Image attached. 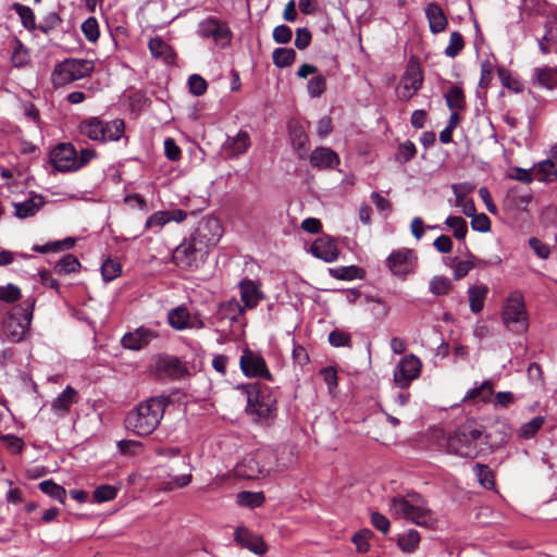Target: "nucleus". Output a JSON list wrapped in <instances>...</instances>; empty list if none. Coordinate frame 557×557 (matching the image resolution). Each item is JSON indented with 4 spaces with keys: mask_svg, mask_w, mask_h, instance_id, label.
Segmentation results:
<instances>
[{
    "mask_svg": "<svg viewBox=\"0 0 557 557\" xmlns=\"http://www.w3.org/2000/svg\"><path fill=\"white\" fill-rule=\"evenodd\" d=\"M158 368L165 375L173 379L182 377L186 370L183 363L176 357H164L159 360Z\"/></svg>",
    "mask_w": 557,
    "mask_h": 557,
    "instance_id": "2f4dec72",
    "label": "nucleus"
},
{
    "mask_svg": "<svg viewBox=\"0 0 557 557\" xmlns=\"http://www.w3.org/2000/svg\"><path fill=\"white\" fill-rule=\"evenodd\" d=\"M180 463L184 467V469L187 471L186 473L180 474V475H170L171 481L165 484L166 491H172L174 488H181L187 486L191 482V465L189 456L184 455L181 457Z\"/></svg>",
    "mask_w": 557,
    "mask_h": 557,
    "instance_id": "c756f323",
    "label": "nucleus"
},
{
    "mask_svg": "<svg viewBox=\"0 0 557 557\" xmlns=\"http://www.w3.org/2000/svg\"><path fill=\"white\" fill-rule=\"evenodd\" d=\"M372 536L373 533L369 529H362L354 535L352 542L359 553H367L370 549V539Z\"/></svg>",
    "mask_w": 557,
    "mask_h": 557,
    "instance_id": "864d4df0",
    "label": "nucleus"
},
{
    "mask_svg": "<svg viewBox=\"0 0 557 557\" xmlns=\"http://www.w3.org/2000/svg\"><path fill=\"white\" fill-rule=\"evenodd\" d=\"M246 393V410L255 420L263 421L275 416L276 398L267 386L252 384L247 386Z\"/></svg>",
    "mask_w": 557,
    "mask_h": 557,
    "instance_id": "0eeeda50",
    "label": "nucleus"
},
{
    "mask_svg": "<svg viewBox=\"0 0 557 557\" xmlns=\"http://www.w3.org/2000/svg\"><path fill=\"white\" fill-rule=\"evenodd\" d=\"M420 543V535L416 530H409L398 539V546L403 552L412 553Z\"/></svg>",
    "mask_w": 557,
    "mask_h": 557,
    "instance_id": "a18cd8bd",
    "label": "nucleus"
},
{
    "mask_svg": "<svg viewBox=\"0 0 557 557\" xmlns=\"http://www.w3.org/2000/svg\"><path fill=\"white\" fill-rule=\"evenodd\" d=\"M544 417L537 416L531 419L529 422L524 423L520 430L519 435L525 440L532 438L537 431L542 428L544 424Z\"/></svg>",
    "mask_w": 557,
    "mask_h": 557,
    "instance_id": "09e8293b",
    "label": "nucleus"
},
{
    "mask_svg": "<svg viewBox=\"0 0 557 557\" xmlns=\"http://www.w3.org/2000/svg\"><path fill=\"white\" fill-rule=\"evenodd\" d=\"M148 48L153 58L161 59L166 64H172L175 60L173 49L160 37L151 38L148 42Z\"/></svg>",
    "mask_w": 557,
    "mask_h": 557,
    "instance_id": "bb28decb",
    "label": "nucleus"
},
{
    "mask_svg": "<svg viewBox=\"0 0 557 557\" xmlns=\"http://www.w3.org/2000/svg\"><path fill=\"white\" fill-rule=\"evenodd\" d=\"M425 15L429 21L430 30L433 34H438L445 30L448 23L447 17L437 3H429L425 8Z\"/></svg>",
    "mask_w": 557,
    "mask_h": 557,
    "instance_id": "a878e982",
    "label": "nucleus"
},
{
    "mask_svg": "<svg viewBox=\"0 0 557 557\" xmlns=\"http://www.w3.org/2000/svg\"><path fill=\"white\" fill-rule=\"evenodd\" d=\"M81 135L98 143L117 141L125 132L123 120L103 121L99 117H88L78 125Z\"/></svg>",
    "mask_w": 557,
    "mask_h": 557,
    "instance_id": "39448f33",
    "label": "nucleus"
},
{
    "mask_svg": "<svg viewBox=\"0 0 557 557\" xmlns=\"http://www.w3.org/2000/svg\"><path fill=\"white\" fill-rule=\"evenodd\" d=\"M529 245H530V247L532 248V250L535 252V255L539 258H541V259H547L548 258V256L550 253V249L542 240H540L536 237H531L529 239Z\"/></svg>",
    "mask_w": 557,
    "mask_h": 557,
    "instance_id": "338daca9",
    "label": "nucleus"
},
{
    "mask_svg": "<svg viewBox=\"0 0 557 557\" xmlns=\"http://www.w3.org/2000/svg\"><path fill=\"white\" fill-rule=\"evenodd\" d=\"M307 87H308V92H309L310 97L315 98V97L321 96L324 92L325 87H326V81H325L324 76L317 75V76H313L311 79H309Z\"/></svg>",
    "mask_w": 557,
    "mask_h": 557,
    "instance_id": "13d9d810",
    "label": "nucleus"
},
{
    "mask_svg": "<svg viewBox=\"0 0 557 557\" xmlns=\"http://www.w3.org/2000/svg\"><path fill=\"white\" fill-rule=\"evenodd\" d=\"M82 32L88 41H97V39L99 38V25L97 20L95 17H88L82 24Z\"/></svg>",
    "mask_w": 557,
    "mask_h": 557,
    "instance_id": "5fc2aeb1",
    "label": "nucleus"
},
{
    "mask_svg": "<svg viewBox=\"0 0 557 557\" xmlns=\"http://www.w3.org/2000/svg\"><path fill=\"white\" fill-rule=\"evenodd\" d=\"M422 362L413 354L406 355L400 358L393 370V379L395 384L401 388H408L410 384L420 376Z\"/></svg>",
    "mask_w": 557,
    "mask_h": 557,
    "instance_id": "f8f14e48",
    "label": "nucleus"
},
{
    "mask_svg": "<svg viewBox=\"0 0 557 557\" xmlns=\"http://www.w3.org/2000/svg\"><path fill=\"white\" fill-rule=\"evenodd\" d=\"M451 288V281L445 276H434L429 284V290L435 296L446 295Z\"/></svg>",
    "mask_w": 557,
    "mask_h": 557,
    "instance_id": "49530a36",
    "label": "nucleus"
},
{
    "mask_svg": "<svg viewBox=\"0 0 557 557\" xmlns=\"http://www.w3.org/2000/svg\"><path fill=\"white\" fill-rule=\"evenodd\" d=\"M453 271H454V277L456 280H460L465 277L471 269L474 267L473 261L471 260H457L454 259L450 264Z\"/></svg>",
    "mask_w": 557,
    "mask_h": 557,
    "instance_id": "4d7b16f0",
    "label": "nucleus"
},
{
    "mask_svg": "<svg viewBox=\"0 0 557 557\" xmlns=\"http://www.w3.org/2000/svg\"><path fill=\"white\" fill-rule=\"evenodd\" d=\"M473 471L478 478L479 483L486 490H492L495 486L494 474L492 470L482 463H475Z\"/></svg>",
    "mask_w": 557,
    "mask_h": 557,
    "instance_id": "79ce46f5",
    "label": "nucleus"
},
{
    "mask_svg": "<svg viewBox=\"0 0 557 557\" xmlns=\"http://www.w3.org/2000/svg\"><path fill=\"white\" fill-rule=\"evenodd\" d=\"M310 164L318 170L334 169L339 164L338 154L329 147H317L310 154Z\"/></svg>",
    "mask_w": 557,
    "mask_h": 557,
    "instance_id": "412c9836",
    "label": "nucleus"
},
{
    "mask_svg": "<svg viewBox=\"0 0 557 557\" xmlns=\"http://www.w3.org/2000/svg\"><path fill=\"white\" fill-rule=\"evenodd\" d=\"M122 272V267L116 260L108 258L101 264V275L104 281L110 282L119 277Z\"/></svg>",
    "mask_w": 557,
    "mask_h": 557,
    "instance_id": "de8ad7c7",
    "label": "nucleus"
},
{
    "mask_svg": "<svg viewBox=\"0 0 557 557\" xmlns=\"http://www.w3.org/2000/svg\"><path fill=\"white\" fill-rule=\"evenodd\" d=\"M15 12L20 15L22 24L25 28L33 30L36 28L35 14L33 10L23 4H14Z\"/></svg>",
    "mask_w": 557,
    "mask_h": 557,
    "instance_id": "3c124183",
    "label": "nucleus"
},
{
    "mask_svg": "<svg viewBox=\"0 0 557 557\" xmlns=\"http://www.w3.org/2000/svg\"><path fill=\"white\" fill-rule=\"evenodd\" d=\"M94 70V63L86 59H66L55 65L51 81L53 86L61 87L85 78Z\"/></svg>",
    "mask_w": 557,
    "mask_h": 557,
    "instance_id": "6e6552de",
    "label": "nucleus"
},
{
    "mask_svg": "<svg viewBox=\"0 0 557 557\" xmlns=\"http://www.w3.org/2000/svg\"><path fill=\"white\" fill-rule=\"evenodd\" d=\"M502 320L507 329L521 333L528 329V313L520 292H512L503 308Z\"/></svg>",
    "mask_w": 557,
    "mask_h": 557,
    "instance_id": "1a4fd4ad",
    "label": "nucleus"
},
{
    "mask_svg": "<svg viewBox=\"0 0 557 557\" xmlns=\"http://www.w3.org/2000/svg\"><path fill=\"white\" fill-rule=\"evenodd\" d=\"M208 252L190 236L184 239L172 253V261L181 269H198L205 263Z\"/></svg>",
    "mask_w": 557,
    "mask_h": 557,
    "instance_id": "9d476101",
    "label": "nucleus"
},
{
    "mask_svg": "<svg viewBox=\"0 0 557 557\" xmlns=\"http://www.w3.org/2000/svg\"><path fill=\"white\" fill-rule=\"evenodd\" d=\"M30 57L28 49L17 39L12 47L11 62L15 67H21L29 63Z\"/></svg>",
    "mask_w": 557,
    "mask_h": 557,
    "instance_id": "4c0bfd02",
    "label": "nucleus"
},
{
    "mask_svg": "<svg viewBox=\"0 0 557 557\" xmlns=\"http://www.w3.org/2000/svg\"><path fill=\"white\" fill-rule=\"evenodd\" d=\"M391 510L394 516L405 518L420 527H432L435 521L425 500L417 493H409L405 497H394L391 500Z\"/></svg>",
    "mask_w": 557,
    "mask_h": 557,
    "instance_id": "7ed1b4c3",
    "label": "nucleus"
},
{
    "mask_svg": "<svg viewBox=\"0 0 557 557\" xmlns=\"http://www.w3.org/2000/svg\"><path fill=\"white\" fill-rule=\"evenodd\" d=\"M117 490L112 485L98 486L94 492V500L96 503H104L115 498Z\"/></svg>",
    "mask_w": 557,
    "mask_h": 557,
    "instance_id": "6e6d98bb",
    "label": "nucleus"
},
{
    "mask_svg": "<svg viewBox=\"0 0 557 557\" xmlns=\"http://www.w3.org/2000/svg\"><path fill=\"white\" fill-rule=\"evenodd\" d=\"M36 299L29 297L15 308L3 321V334L12 343L24 339L33 320Z\"/></svg>",
    "mask_w": 557,
    "mask_h": 557,
    "instance_id": "423d86ee",
    "label": "nucleus"
},
{
    "mask_svg": "<svg viewBox=\"0 0 557 557\" xmlns=\"http://www.w3.org/2000/svg\"><path fill=\"white\" fill-rule=\"evenodd\" d=\"M532 79L540 87L554 89L557 86V69L549 66L535 67Z\"/></svg>",
    "mask_w": 557,
    "mask_h": 557,
    "instance_id": "cd10ccee",
    "label": "nucleus"
},
{
    "mask_svg": "<svg viewBox=\"0 0 557 557\" xmlns=\"http://www.w3.org/2000/svg\"><path fill=\"white\" fill-rule=\"evenodd\" d=\"M239 366L246 376L272 381V375L268 370L264 359L250 349H245L243 351Z\"/></svg>",
    "mask_w": 557,
    "mask_h": 557,
    "instance_id": "2eb2a0df",
    "label": "nucleus"
},
{
    "mask_svg": "<svg viewBox=\"0 0 557 557\" xmlns=\"http://www.w3.org/2000/svg\"><path fill=\"white\" fill-rule=\"evenodd\" d=\"M311 253L324 262H334L338 258V248L335 240L330 236L318 237L310 247Z\"/></svg>",
    "mask_w": 557,
    "mask_h": 557,
    "instance_id": "aec40b11",
    "label": "nucleus"
},
{
    "mask_svg": "<svg viewBox=\"0 0 557 557\" xmlns=\"http://www.w3.org/2000/svg\"><path fill=\"white\" fill-rule=\"evenodd\" d=\"M276 455L270 448H259L246 454L234 467V474L246 480L267 478L274 471Z\"/></svg>",
    "mask_w": 557,
    "mask_h": 557,
    "instance_id": "f03ea898",
    "label": "nucleus"
},
{
    "mask_svg": "<svg viewBox=\"0 0 557 557\" xmlns=\"http://www.w3.org/2000/svg\"><path fill=\"white\" fill-rule=\"evenodd\" d=\"M169 323L176 330H184L195 326L188 310L184 307L172 309L168 314Z\"/></svg>",
    "mask_w": 557,
    "mask_h": 557,
    "instance_id": "473e14b6",
    "label": "nucleus"
},
{
    "mask_svg": "<svg viewBox=\"0 0 557 557\" xmlns=\"http://www.w3.org/2000/svg\"><path fill=\"white\" fill-rule=\"evenodd\" d=\"M465 42L463 37L458 32H453L450 34L449 42L445 48V54L449 58L457 57L460 51L463 49Z\"/></svg>",
    "mask_w": 557,
    "mask_h": 557,
    "instance_id": "603ef678",
    "label": "nucleus"
},
{
    "mask_svg": "<svg viewBox=\"0 0 557 557\" xmlns=\"http://www.w3.org/2000/svg\"><path fill=\"white\" fill-rule=\"evenodd\" d=\"M446 104L450 111L462 110L466 99L461 87L454 85L444 95Z\"/></svg>",
    "mask_w": 557,
    "mask_h": 557,
    "instance_id": "f704fd0d",
    "label": "nucleus"
},
{
    "mask_svg": "<svg viewBox=\"0 0 557 557\" xmlns=\"http://www.w3.org/2000/svg\"><path fill=\"white\" fill-rule=\"evenodd\" d=\"M251 146V139L246 131H239L235 136H227L222 145L225 157L233 159L247 152Z\"/></svg>",
    "mask_w": 557,
    "mask_h": 557,
    "instance_id": "6ab92c4d",
    "label": "nucleus"
},
{
    "mask_svg": "<svg viewBox=\"0 0 557 557\" xmlns=\"http://www.w3.org/2000/svg\"><path fill=\"white\" fill-rule=\"evenodd\" d=\"M471 227L474 231L485 233L491 228V220L485 213L471 216Z\"/></svg>",
    "mask_w": 557,
    "mask_h": 557,
    "instance_id": "e2e57ef3",
    "label": "nucleus"
},
{
    "mask_svg": "<svg viewBox=\"0 0 557 557\" xmlns=\"http://www.w3.org/2000/svg\"><path fill=\"white\" fill-rule=\"evenodd\" d=\"M273 63L278 67L289 66L295 58L296 53L290 48H276L272 54Z\"/></svg>",
    "mask_w": 557,
    "mask_h": 557,
    "instance_id": "c03bdc74",
    "label": "nucleus"
},
{
    "mask_svg": "<svg viewBox=\"0 0 557 557\" xmlns=\"http://www.w3.org/2000/svg\"><path fill=\"white\" fill-rule=\"evenodd\" d=\"M482 430L472 423L460 425L446 440V450L462 458H476L480 454L478 441Z\"/></svg>",
    "mask_w": 557,
    "mask_h": 557,
    "instance_id": "20e7f679",
    "label": "nucleus"
},
{
    "mask_svg": "<svg viewBox=\"0 0 557 557\" xmlns=\"http://www.w3.org/2000/svg\"><path fill=\"white\" fill-rule=\"evenodd\" d=\"M197 33L201 38L211 39L220 48L226 47L232 40V32L227 23L213 16L201 21Z\"/></svg>",
    "mask_w": 557,
    "mask_h": 557,
    "instance_id": "ddd939ff",
    "label": "nucleus"
},
{
    "mask_svg": "<svg viewBox=\"0 0 557 557\" xmlns=\"http://www.w3.org/2000/svg\"><path fill=\"white\" fill-rule=\"evenodd\" d=\"M237 504L250 509L261 507L265 502V496L262 492L243 491L236 496Z\"/></svg>",
    "mask_w": 557,
    "mask_h": 557,
    "instance_id": "72a5a7b5",
    "label": "nucleus"
},
{
    "mask_svg": "<svg viewBox=\"0 0 557 557\" xmlns=\"http://www.w3.org/2000/svg\"><path fill=\"white\" fill-rule=\"evenodd\" d=\"M77 391L67 385L63 392L51 401V411L59 418L69 414L73 404L77 403Z\"/></svg>",
    "mask_w": 557,
    "mask_h": 557,
    "instance_id": "4be33fe9",
    "label": "nucleus"
},
{
    "mask_svg": "<svg viewBox=\"0 0 557 557\" xmlns=\"http://www.w3.org/2000/svg\"><path fill=\"white\" fill-rule=\"evenodd\" d=\"M445 225L454 232V236L458 240H463L468 233L467 221L458 215H449L445 220Z\"/></svg>",
    "mask_w": 557,
    "mask_h": 557,
    "instance_id": "ea45409f",
    "label": "nucleus"
},
{
    "mask_svg": "<svg viewBox=\"0 0 557 557\" xmlns=\"http://www.w3.org/2000/svg\"><path fill=\"white\" fill-rule=\"evenodd\" d=\"M164 154L171 161H177L181 158V148L176 145L175 140L171 137L164 140Z\"/></svg>",
    "mask_w": 557,
    "mask_h": 557,
    "instance_id": "0e129e2a",
    "label": "nucleus"
},
{
    "mask_svg": "<svg viewBox=\"0 0 557 557\" xmlns=\"http://www.w3.org/2000/svg\"><path fill=\"white\" fill-rule=\"evenodd\" d=\"M81 262L72 253L63 256L54 265V271L61 275L75 273L79 270Z\"/></svg>",
    "mask_w": 557,
    "mask_h": 557,
    "instance_id": "e433bc0d",
    "label": "nucleus"
},
{
    "mask_svg": "<svg viewBox=\"0 0 557 557\" xmlns=\"http://www.w3.org/2000/svg\"><path fill=\"white\" fill-rule=\"evenodd\" d=\"M351 337L347 332L334 330L329 334V342L334 347H345L350 345Z\"/></svg>",
    "mask_w": 557,
    "mask_h": 557,
    "instance_id": "052dcab7",
    "label": "nucleus"
},
{
    "mask_svg": "<svg viewBox=\"0 0 557 557\" xmlns=\"http://www.w3.org/2000/svg\"><path fill=\"white\" fill-rule=\"evenodd\" d=\"M321 375L329 388L330 393H333L337 387V372L332 367H326L321 370Z\"/></svg>",
    "mask_w": 557,
    "mask_h": 557,
    "instance_id": "69168bd1",
    "label": "nucleus"
},
{
    "mask_svg": "<svg viewBox=\"0 0 557 557\" xmlns=\"http://www.w3.org/2000/svg\"><path fill=\"white\" fill-rule=\"evenodd\" d=\"M170 403L166 396H152L139 403L125 417V428L137 436L151 434L160 424Z\"/></svg>",
    "mask_w": 557,
    "mask_h": 557,
    "instance_id": "f257e3e1",
    "label": "nucleus"
},
{
    "mask_svg": "<svg viewBox=\"0 0 557 557\" xmlns=\"http://www.w3.org/2000/svg\"><path fill=\"white\" fill-rule=\"evenodd\" d=\"M555 44H557V21H549L544 36L539 40V48L543 54H548L550 45Z\"/></svg>",
    "mask_w": 557,
    "mask_h": 557,
    "instance_id": "c9c22d12",
    "label": "nucleus"
},
{
    "mask_svg": "<svg viewBox=\"0 0 557 557\" xmlns=\"http://www.w3.org/2000/svg\"><path fill=\"white\" fill-rule=\"evenodd\" d=\"M487 294L488 287L486 285H474L469 287V307L473 313H480L483 310Z\"/></svg>",
    "mask_w": 557,
    "mask_h": 557,
    "instance_id": "7c9ffc66",
    "label": "nucleus"
},
{
    "mask_svg": "<svg viewBox=\"0 0 557 557\" xmlns=\"http://www.w3.org/2000/svg\"><path fill=\"white\" fill-rule=\"evenodd\" d=\"M235 541L242 547L249 549L256 555L265 554L268 546L264 541L257 535L251 534L247 529L238 528L235 531Z\"/></svg>",
    "mask_w": 557,
    "mask_h": 557,
    "instance_id": "5701e85b",
    "label": "nucleus"
},
{
    "mask_svg": "<svg viewBox=\"0 0 557 557\" xmlns=\"http://www.w3.org/2000/svg\"><path fill=\"white\" fill-rule=\"evenodd\" d=\"M189 91L195 96H201L207 90V82L198 74H193L188 78Z\"/></svg>",
    "mask_w": 557,
    "mask_h": 557,
    "instance_id": "bf43d9fd",
    "label": "nucleus"
},
{
    "mask_svg": "<svg viewBox=\"0 0 557 557\" xmlns=\"http://www.w3.org/2000/svg\"><path fill=\"white\" fill-rule=\"evenodd\" d=\"M423 76L419 66L409 64L396 88L397 97L407 101L412 98L422 86Z\"/></svg>",
    "mask_w": 557,
    "mask_h": 557,
    "instance_id": "dca6fc26",
    "label": "nucleus"
},
{
    "mask_svg": "<svg viewBox=\"0 0 557 557\" xmlns=\"http://www.w3.org/2000/svg\"><path fill=\"white\" fill-rule=\"evenodd\" d=\"M45 205L44 197L32 194L23 201L13 202L14 214L18 219H27L34 216Z\"/></svg>",
    "mask_w": 557,
    "mask_h": 557,
    "instance_id": "393cba45",
    "label": "nucleus"
},
{
    "mask_svg": "<svg viewBox=\"0 0 557 557\" xmlns=\"http://www.w3.org/2000/svg\"><path fill=\"white\" fill-rule=\"evenodd\" d=\"M247 309L236 298H231L221 305V312L225 318L236 321Z\"/></svg>",
    "mask_w": 557,
    "mask_h": 557,
    "instance_id": "a19ab883",
    "label": "nucleus"
},
{
    "mask_svg": "<svg viewBox=\"0 0 557 557\" xmlns=\"http://www.w3.org/2000/svg\"><path fill=\"white\" fill-rule=\"evenodd\" d=\"M51 162L59 172L77 171V151L72 144H59L51 151Z\"/></svg>",
    "mask_w": 557,
    "mask_h": 557,
    "instance_id": "f3484780",
    "label": "nucleus"
},
{
    "mask_svg": "<svg viewBox=\"0 0 557 557\" xmlns=\"http://www.w3.org/2000/svg\"><path fill=\"white\" fill-rule=\"evenodd\" d=\"M293 36L292 29L286 25H278L273 29V39L277 44H287Z\"/></svg>",
    "mask_w": 557,
    "mask_h": 557,
    "instance_id": "774afa93",
    "label": "nucleus"
},
{
    "mask_svg": "<svg viewBox=\"0 0 557 557\" xmlns=\"http://www.w3.org/2000/svg\"><path fill=\"white\" fill-rule=\"evenodd\" d=\"M168 223L169 218L165 214V211H157L147 219L145 228L151 230L153 233H159L161 228Z\"/></svg>",
    "mask_w": 557,
    "mask_h": 557,
    "instance_id": "8fccbe9b",
    "label": "nucleus"
},
{
    "mask_svg": "<svg viewBox=\"0 0 557 557\" xmlns=\"http://www.w3.org/2000/svg\"><path fill=\"white\" fill-rule=\"evenodd\" d=\"M21 297V290L13 284L0 287V300L14 302Z\"/></svg>",
    "mask_w": 557,
    "mask_h": 557,
    "instance_id": "680f3d73",
    "label": "nucleus"
},
{
    "mask_svg": "<svg viewBox=\"0 0 557 557\" xmlns=\"http://www.w3.org/2000/svg\"><path fill=\"white\" fill-rule=\"evenodd\" d=\"M39 488L46 495L57 499L61 504L65 503L66 491L61 485L54 483L52 480H45L39 483Z\"/></svg>",
    "mask_w": 557,
    "mask_h": 557,
    "instance_id": "58836bf2",
    "label": "nucleus"
},
{
    "mask_svg": "<svg viewBox=\"0 0 557 557\" xmlns=\"http://www.w3.org/2000/svg\"><path fill=\"white\" fill-rule=\"evenodd\" d=\"M288 131L293 148L298 152L299 158H304L308 144L305 128L300 124L293 122L289 123Z\"/></svg>",
    "mask_w": 557,
    "mask_h": 557,
    "instance_id": "c85d7f7f",
    "label": "nucleus"
},
{
    "mask_svg": "<svg viewBox=\"0 0 557 557\" xmlns=\"http://www.w3.org/2000/svg\"><path fill=\"white\" fill-rule=\"evenodd\" d=\"M416 263V253L409 248L394 250L386 259V264L391 272L403 278L413 272Z\"/></svg>",
    "mask_w": 557,
    "mask_h": 557,
    "instance_id": "4468645a",
    "label": "nucleus"
},
{
    "mask_svg": "<svg viewBox=\"0 0 557 557\" xmlns=\"http://www.w3.org/2000/svg\"><path fill=\"white\" fill-rule=\"evenodd\" d=\"M240 302L247 309H253L258 306L259 301L263 298L259 284L252 280H243L239 283Z\"/></svg>",
    "mask_w": 557,
    "mask_h": 557,
    "instance_id": "b1692460",
    "label": "nucleus"
},
{
    "mask_svg": "<svg viewBox=\"0 0 557 557\" xmlns=\"http://www.w3.org/2000/svg\"><path fill=\"white\" fill-rule=\"evenodd\" d=\"M222 234L223 228L220 221L215 218L207 216L199 221L190 237L209 253L211 248L218 245Z\"/></svg>",
    "mask_w": 557,
    "mask_h": 557,
    "instance_id": "9b49d317",
    "label": "nucleus"
},
{
    "mask_svg": "<svg viewBox=\"0 0 557 557\" xmlns=\"http://www.w3.org/2000/svg\"><path fill=\"white\" fill-rule=\"evenodd\" d=\"M362 270L356 265L330 269V274L337 280L351 281L361 277Z\"/></svg>",
    "mask_w": 557,
    "mask_h": 557,
    "instance_id": "37998d69",
    "label": "nucleus"
},
{
    "mask_svg": "<svg viewBox=\"0 0 557 557\" xmlns=\"http://www.w3.org/2000/svg\"><path fill=\"white\" fill-rule=\"evenodd\" d=\"M158 336L159 334L156 330L139 326L133 332L124 334L121 338V345L125 349L138 351L148 346Z\"/></svg>",
    "mask_w": 557,
    "mask_h": 557,
    "instance_id": "a211bd4d",
    "label": "nucleus"
}]
</instances>
